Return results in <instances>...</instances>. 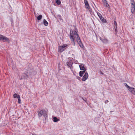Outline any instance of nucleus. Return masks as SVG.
<instances>
[{
  "instance_id": "nucleus-1",
  "label": "nucleus",
  "mask_w": 135,
  "mask_h": 135,
  "mask_svg": "<svg viewBox=\"0 0 135 135\" xmlns=\"http://www.w3.org/2000/svg\"><path fill=\"white\" fill-rule=\"evenodd\" d=\"M70 37L72 44H73L74 46H75V42L74 39L75 38L80 47L81 48H83L84 46L77 32L75 31H73L72 30H70Z\"/></svg>"
},
{
  "instance_id": "nucleus-2",
  "label": "nucleus",
  "mask_w": 135,
  "mask_h": 135,
  "mask_svg": "<svg viewBox=\"0 0 135 135\" xmlns=\"http://www.w3.org/2000/svg\"><path fill=\"white\" fill-rule=\"evenodd\" d=\"M38 115L39 117H41L42 115L45 117L47 115V113L45 110H41L40 111H38Z\"/></svg>"
},
{
  "instance_id": "nucleus-3",
  "label": "nucleus",
  "mask_w": 135,
  "mask_h": 135,
  "mask_svg": "<svg viewBox=\"0 0 135 135\" xmlns=\"http://www.w3.org/2000/svg\"><path fill=\"white\" fill-rule=\"evenodd\" d=\"M99 38L104 43L107 44L108 43V40L104 37L103 34H102L101 36L99 37Z\"/></svg>"
},
{
  "instance_id": "nucleus-4",
  "label": "nucleus",
  "mask_w": 135,
  "mask_h": 135,
  "mask_svg": "<svg viewBox=\"0 0 135 135\" xmlns=\"http://www.w3.org/2000/svg\"><path fill=\"white\" fill-rule=\"evenodd\" d=\"M131 12L132 13H133L135 11V4L134 0H131Z\"/></svg>"
},
{
  "instance_id": "nucleus-5",
  "label": "nucleus",
  "mask_w": 135,
  "mask_h": 135,
  "mask_svg": "<svg viewBox=\"0 0 135 135\" xmlns=\"http://www.w3.org/2000/svg\"><path fill=\"white\" fill-rule=\"evenodd\" d=\"M67 46V45L64 44L62 46H61L59 47L58 51L60 52H62L65 49V47Z\"/></svg>"
},
{
  "instance_id": "nucleus-6",
  "label": "nucleus",
  "mask_w": 135,
  "mask_h": 135,
  "mask_svg": "<svg viewBox=\"0 0 135 135\" xmlns=\"http://www.w3.org/2000/svg\"><path fill=\"white\" fill-rule=\"evenodd\" d=\"M88 74L87 73H85V75L83 76V79H82V81H85L88 79Z\"/></svg>"
},
{
  "instance_id": "nucleus-7",
  "label": "nucleus",
  "mask_w": 135,
  "mask_h": 135,
  "mask_svg": "<svg viewBox=\"0 0 135 135\" xmlns=\"http://www.w3.org/2000/svg\"><path fill=\"white\" fill-rule=\"evenodd\" d=\"M72 64L73 63L71 61H69L68 60H66V64L69 67L71 68L72 66Z\"/></svg>"
},
{
  "instance_id": "nucleus-8",
  "label": "nucleus",
  "mask_w": 135,
  "mask_h": 135,
  "mask_svg": "<svg viewBox=\"0 0 135 135\" xmlns=\"http://www.w3.org/2000/svg\"><path fill=\"white\" fill-rule=\"evenodd\" d=\"M104 5L106 8H109V6L106 0H102Z\"/></svg>"
},
{
  "instance_id": "nucleus-9",
  "label": "nucleus",
  "mask_w": 135,
  "mask_h": 135,
  "mask_svg": "<svg viewBox=\"0 0 135 135\" xmlns=\"http://www.w3.org/2000/svg\"><path fill=\"white\" fill-rule=\"evenodd\" d=\"M84 2L86 6V8L88 9H89L90 8V7L88 4V2L86 0H84Z\"/></svg>"
},
{
  "instance_id": "nucleus-10",
  "label": "nucleus",
  "mask_w": 135,
  "mask_h": 135,
  "mask_svg": "<svg viewBox=\"0 0 135 135\" xmlns=\"http://www.w3.org/2000/svg\"><path fill=\"white\" fill-rule=\"evenodd\" d=\"M80 69L81 70L85 71L86 69L84 67V66L83 64H81L79 65Z\"/></svg>"
},
{
  "instance_id": "nucleus-11",
  "label": "nucleus",
  "mask_w": 135,
  "mask_h": 135,
  "mask_svg": "<svg viewBox=\"0 0 135 135\" xmlns=\"http://www.w3.org/2000/svg\"><path fill=\"white\" fill-rule=\"evenodd\" d=\"M28 77V76L25 73H23L22 74L21 78L22 79H27Z\"/></svg>"
},
{
  "instance_id": "nucleus-12",
  "label": "nucleus",
  "mask_w": 135,
  "mask_h": 135,
  "mask_svg": "<svg viewBox=\"0 0 135 135\" xmlns=\"http://www.w3.org/2000/svg\"><path fill=\"white\" fill-rule=\"evenodd\" d=\"M129 91L133 94L135 95V89L133 88H132L129 89Z\"/></svg>"
},
{
  "instance_id": "nucleus-13",
  "label": "nucleus",
  "mask_w": 135,
  "mask_h": 135,
  "mask_svg": "<svg viewBox=\"0 0 135 135\" xmlns=\"http://www.w3.org/2000/svg\"><path fill=\"white\" fill-rule=\"evenodd\" d=\"M85 71H81L79 72V76L81 77L83 75V74L85 73Z\"/></svg>"
},
{
  "instance_id": "nucleus-14",
  "label": "nucleus",
  "mask_w": 135,
  "mask_h": 135,
  "mask_svg": "<svg viewBox=\"0 0 135 135\" xmlns=\"http://www.w3.org/2000/svg\"><path fill=\"white\" fill-rule=\"evenodd\" d=\"M2 40H4V41H8L9 40V39L6 37H4V36H3V37L2 38Z\"/></svg>"
},
{
  "instance_id": "nucleus-15",
  "label": "nucleus",
  "mask_w": 135,
  "mask_h": 135,
  "mask_svg": "<svg viewBox=\"0 0 135 135\" xmlns=\"http://www.w3.org/2000/svg\"><path fill=\"white\" fill-rule=\"evenodd\" d=\"M53 121L54 122H57L59 120V119L56 117H55L53 118Z\"/></svg>"
},
{
  "instance_id": "nucleus-16",
  "label": "nucleus",
  "mask_w": 135,
  "mask_h": 135,
  "mask_svg": "<svg viewBox=\"0 0 135 135\" xmlns=\"http://www.w3.org/2000/svg\"><path fill=\"white\" fill-rule=\"evenodd\" d=\"M44 24L46 26H47L48 25V23L46 21L45 19H44Z\"/></svg>"
},
{
  "instance_id": "nucleus-17",
  "label": "nucleus",
  "mask_w": 135,
  "mask_h": 135,
  "mask_svg": "<svg viewBox=\"0 0 135 135\" xmlns=\"http://www.w3.org/2000/svg\"><path fill=\"white\" fill-rule=\"evenodd\" d=\"M114 28L115 31H116L117 30V23L116 21H115L114 22Z\"/></svg>"
},
{
  "instance_id": "nucleus-18",
  "label": "nucleus",
  "mask_w": 135,
  "mask_h": 135,
  "mask_svg": "<svg viewBox=\"0 0 135 135\" xmlns=\"http://www.w3.org/2000/svg\"><path fill=\"white\" fill-rule=\"evenodd\" d=\"M17 98L18 99V102L19 104H20L21 103V101L20 99V97L19 95H18Z\"/></svg>"
},
{
  "instance_id": "nucleus-19",
  "label": "nucleus",
  "mask_w": 135,
  "mask_h": 135,
  "mask_svg": "<svg viewBox=\"0 0 135 135\" xmlns=\"http://www.w3.org/2000/svg\"><path fill=\"white\" fill-rule=\"evenodd\" d=\"M101 19H100L101 21L103 22H106V20L105 19H104L103 17L102 18H101Z\"/></svg>"
},
{
  "instance_id": "nucleus-20",
  "label": "nucleus",
  "mask_w": 135,
  "mask_h": 135,
  "mask_svg": "<svg viewBox=\"0 0 135 135\" xmlns=\"http://www.w3.org/2000/svg\"><path fill=\"white\" fill-rule=\"evenodd\" d=\"M42 17V16L41 15H40L37 17V19L39 20H41Z\"/></svg>"
},
{
  "instance_id": "nucleus-21",
  "label": "nucleus",
  "mask_w": 135,
  "mask_h": 135,
  "mask_svg": "<svg viewBox=\"0 0 135 135\" xmlns=\"http://www.w3.org/2000/svg\"><path fill=\"white\" fill-rule=\"evenodd\" d=\"M99 17V18H100V19H101V18H102L103 17L102 16V15L99 12L97 13Z\"/></svg>"
},
{
  "instance_id": "nucleus-22",
  "label": "nucleus",
  "mask_w": 135,
  "mask_h": 135,
  "mask_svg": "<svg viewBox=\"0 0 135 135\" xmlns=\"http://www.w3.org/2000/svg\"><path fill=\"white\" fill-rule=\"evenodd\" d=\"M124 85L129 90V89H130V88H132L130 87L129 86H128L126 83Z\"/></svg>"
},
{
  "instance_id": "nucleus-23",
  "label": "nucleus",
  "mask_w": 135,
  "mask_h": 135,
  "mask_svg": "<svg viewBox=\"0 0 135 135\" xmlns=\"http://www.w3.org/2000/svg\"><path fill=\"white\" fill-rule=\"evenodd\" d=\"M56 3L58 5H59L61 3V2L59 0H56Z\"/></svg>"
},
{
  "instance_id": "nucleus-24",
  "label": "nucleus",
  "mask_w": 135,
  "mask_h": 135,
  "mask_svg": "<svg viewBox=\"0 0 135 135\" xmlns=\"http://www.w3.org/2000/svg\"><path fill=\"white\" fill-rule=\"evenodd\" d=\"M18 95H17L16 93H15L13 95V97L14 98H16L17 97L18 98Z\"/></svg>"
},
{
  "instance_id": "nucleus-25",
  "label": "nucleus",
  "mask_w": 135,
  "mask_h": 135,
  "mask_svg": "<svg viewBox=\"0 0 135 135\" xmlns=\"http://www.w3.org/2000/svg\"><path fill=\"white\" fill-rule=\"evenodd\" d=\"M3 37V36L0 34V40H2V38Z\"/></svg>"
},
{
  "instance_id": "nucleus-26",
  "label": "nucleus",
  "mask_w": 135,
  "mask_h": 135,
  "mask_svg": "<svg viewBox=\"0 0 135 135\" xmlns=\"http://www.w3.org/2000/svg\"><path fill=\"white\" fill-rule=\"evenodd\" d=\"M77 78L78 79V80H79L80 79V78L79 77H77Z\"/></svg>"
},
{
  "instance_id": "nucleus-27",
  "label": "nucleus",
  "mask_w": 135,
  "mask_h": 135,
  "mask_svg": "<svg viewBox=\"0 0 135 135\" xmlns=\"http://www.w3.org/2000/svg\"><path fill=\"white\" fill-rule=\"evenodd\" d=\"M108 100H107L105 102V103L106 104L107 103H108Z\"/></svg>"
},
{
  "instance_id": "nucleus-28",
  "label": "nucleus",
  "mask_w": 135,
  "mask_h": 135,
  "mask_svg": "<svg viewBox=\"0 0 135 135\" xmlns=\"http://www.w3.org/2000/svg\"><path fill=\"white\" fill-rule=\"evenodd\" d=\"M100 74H103V73L102 72H100Z\"/></svg>"
}]
</instances>
